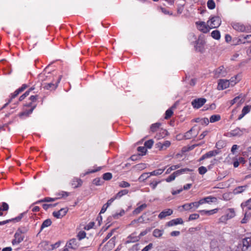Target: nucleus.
I'll list each match as a JSON object with an SVG mask.
<instances>
[{
	"instance_id": "nucleus-2",
	"label": "nucleus",
	"mask_w": 251,
	"mask_h": 251,
	"mask_svg": "<svg viewBox=\"0 0 251 251\" xmlns=\"http://www.w3.org/2000/svg\"><path fill=\"white\" fill-rule=\"evenodd\" d=\"M250 247H251V235L243 239L234 251H247Z\"/></svg>"
},
{
	"instance_id": "nucleus-43",
	"label": "nucleus",
	"mask_w": 251,
	"mask_h": 251,
	"mask_svg": "<svg viewBox=\"0 0 251 251\" xmlns=\"http://www.w3.org/2000/svg\"><path fill=\"white\" fill-rule=\"evenodd\" d=\"M251 110V106L247 105L246 106H244L242 109V116H244L246 114L248 113Z\"/></svg>"
},
{
	"instance_id": "nucleus-26",
	"label": "nucleus",
	"mask_w": 251,
	"mask_h": 251,
	"mask_svg": "<svg viewBox=\"0 0 251 251\" xmlns=\"http://www.w3.org/2000/svg\"><path fill=\"white\" fill-rule=\"evenodd\" d=\"M165 169H166V167H165L163 169H158L155 170L151 172H150V175L151 176H159L160 175H161L163 173V172L165 171Z\"/></svg>"
},
{
	"instance_id": "nucleus-34",
	"label": "nucleus",
	"mask_w": 251,
	"mask_h": 251,
	"mask_svg": "<svg viewBox=\"0 0 251 251\" xmlns=\"http://www.w3.org/2000/svg\"><path fill=\"white\" fill-rule=\"evenodd\" d=\"M219 153L218 150L211 151L205 153L207 158H210L212 156H215Z\"/></svg>"
},
{
	"instance_id": "nucleus-36",
	"label": "nucleus",
	"mask_w": 251,
	"mask_h": 251,
	"mask_svg": "<svg viewBox=\"0 0 251 251\" xmlns=\"http://www.w3.org/2000/svg\"><path fill=\"white\" fill-rule=\"evenodd\" d=\"M51 224V221L50 219H47L45 220L41 227V229H43V228L49 226Z\"/></svg>"
},
{
	"instance_id": "nucleus-44",
	"label": "nucleus",
	"mask_w": 251,
	"mask_h": 251,
	"mask_svg": "<svg viewBox=\"0 0 251 251\" xmlns=\"http://www.w3.org/2000/svg\"><path fill=\"white\" fill-rule=\"evenodd\" d=\"M172 108L173 107H172L171 108L168 109L166 111L165 117V118L166 119H168L170 118L172 116V115H173V110H172Z\"/></svg>"
},
{
	"instance_id": "nucleus-58",
	"label": "nucleus",
	"mask_w": 251,
	"mask_h": 251,
	"mask_svg": "<svg viewBox=\"0 0 251 251\" xmlns=\"http://www.w3.org/2000/svg\"><path fill=\"white\" fill-rule=\"evenodd\" d=\"M56 203L55 204H43V207L45 210H47L50 207H52L55 206Z\"/></svg>"
},
{
	"instance_id": "nucleus-3",
	"label": "nucleus",
	"mask_w": 251,
	"mask_h": 251,
	"mask_svg": "<svg viewBox=\"0 0 251 251\" xmlns=\"http://www.w3.org/2000/svg\"><path fill=\"white\" fill-rule=\"evenodd\" d=\"M208 26L210 29L219 27L221 24V20L218 16L211 17L207 22Z\"/></svg>"
},
{
	"instance_id": "nucleus-7",
	"label": "nucleus",
	"mask_w": 251,
	"mask_h": 251,
	"mask_svg": "<svg viewBox=\"0 0 251 251\" xmlns=\"http://www.w3.org/2000/svg\"><path fill=\"white\" fill-rule=\"evenodd\" d=\"M232 26L234 29L239 32H248L250 30L249 27L246 26L240 23H233L232 24Z\"/></svg>"
},
{
	"instance_id": "nucleus-30",
	"label": "nucleus",
	"mask_w": 251,
	"mask_h": 251,
	"mask_svg": "<svg viewBox=\"0 0 251 251\" xmlns=\"http://www.w3.org/2000/svg\"><path fill=\"white\" fill-rule=\"evenodd\" d=\"M150 173H145L142 174L138 178L140 182H143L150 176Z\"/></svg>"
},
{
	"instance_id": "nucleus-49",
	"label": "nucleus",
	"mask_w": 251,
	"mask_h": 251,
	"mask_svg": "<svg viewBox=\"0 0 251 251\" xmlns=\"http://www.w3.org/2000/svg\"><path fill=\"white\" fill-rule=\"evenodd\" d=\"M93 182L94 184L99 186L103 183V181L100 178H96L93 180Z\"/></svg>"
},
{
	"instance_id": "nucleus-53",
	"label": "nucleus",
	"mask_w": 251,
	"mask_h": 251,
	"mask_svg": "<svg viewBox=\"0 0 251 251\" xmlns=\"http://www.w3.org/2000/svg\"><path fill=\"white\" fill-rule=\"evenodd\" d=\"M198 171L200 174L204 175L207 172V170L206 167L204 166H201L199 168Z\"/></svg>"
},
{
	"instance_id": "nucleus-24",
	"label": "nucleus",
	"mask_w": 251,
	"mask_h": 251,
	"mask_svg": "<svg viewBox=\"0 0 251 251\" xmlns=\"http://www.w3.org/2000/svg\"><path fill=\"white\" fill-rule=\"evenodd\" d=\"M147 207V205L145 203L143 204L136 208L133 211V214L134 215H137L140 213L142 211L145 209Z\"/></svg>"
},
{
	"instance_id": "nucleus-35",
	"label": "nucleus",
	"mask_w": 251,
	"mask_h": 251,
	"mask_svg": "<svg viewBox=\"0 0 251 251\" xmlns=\"http://www.w3.org/2000/svg\"><path fill=\"white\" fill-rule=\"evenodd\" d=\"M180 167V165H173L169 167L168 169H167L165 174H170L172 171L175 170L176 169H178Z\"/></svg>"
},
{
	"instance_id": "nucleus-4",
	"label": "nucleus",
	"mask_w": 251,
	"mask_h": 251,
	"mask_svg": "<svg viewBox=\"0 0 251 251\" xmlns=\"http://www.w3.org/2000/svg\"><path fill=\"white\" fill-rule=\"evenodd\" d=\"M235 216V212L233 208H228L226 212V215L221 216L219 219V221L222 223H225L229 219L233 218Z\"/></svg>"
},
{
	"instance_id": "nucleus-60",
	"label": "nucleus",
	"mask_w": 251,
	"mask_h": 251,
	"mask_svg": "<svg viewBox=\"0 0 251 251\" xmlns=\"http://www.w3.org/2000/svg\"><path fill=\"white\" fill-rule=\"evenodd\" d=\"M94 225H95L94 222H90L85 226L84 229L85 230H88L90 229L91 228H92L94 226Z\"/></svg>"
},
{
	"instance_id": "nucleus-42",
	"label": "nucleus",
	"mask_w": 251,
	"mask_h": 251,
	"mask_svg": "<svg viewBox=\"0 0 251 251\" xmlns=\"http://www.w3.org/2000/svg\"><path fill=\"white\" fill-rule=\"evenodd\" d=\"M125 210L123 209H122L119 213H116L113 214V217L115 219H117L120 217L123 216L125 214Z\"/></svg>"
},
{
	"instance_id": "nucleus-51",
	"label": "nucleus",
	"mask_w": 251,
	"mask_h": 251,
	"mask_svg": "<svg viewBox=\"0 0 251 251\" xmlns=\"http://www.w3.org/2000/svg\"><path fill=\"white\" fill-rule=\"evenodd\" d=\"M119 186L121 188H126L129 187L130 185L128 182L123 181L119 183Z\"/></svg>"
},
{
	"instance_id": "nucleus-15",
	"label": "nucleus",
	"mask_w": 251,
	"mask_h": 251,
	"mask_svg": "<svg viewBox=\"0 0 251 251\" xmlns=\"http://www.w3.org/2000/svg\"><path fill=\"white\" fill-rule=\"evenodd\" d=\"M171 145V142L169 141H165L164 143H162L159 142L156 144V147L158 148L159 150H165Z\"/></svg>"
},
{
	"instance_id": "nucleus-22",
	"label": "nucleus",
	"mask_w": 251,
	"mask_h": 251,
	"mask_svg": "<svg viewBox=\"0 0 251 251\" xmlns=\"http://www.w3.org/2000/svg\"><path fill=\"white\" fill-rule=\"evenodd\" d=\"M241 206L243 210H251V198L246 202L242 203Z\"/></svg>"
},
{
	"instance_id": "nucleus-54",
	"label": "nucleus",
	"mask_w": 251,
	"mask_h": 251,
	"mask_svg": "<svg viewBox=\"0 0 251 251\" xmlns=\"http://www.w3.org/2000/svg\"><path fill=\"white\" fill-rule=\"evenodd\" d=\"M199 217V215L196 213L191 214L189 217V221H192L198 219Z\"/></svg>"
},
{
	"instance_id": "nucleus-55",
	"label": "nucleus",
	"mask_w": 251,
	"mask_h": 251,
	"mask_svg": "<svg viewBox=\"0 0 251 251\" xmlns=\"http://www.w3.org/2000/svg\"><path fill=\"white\" fill-rule=\"evenodd\" d=\"M137 150L142 155H144L147 151V149L145 147H139L137 148Z\"/></svg>"
},
{
	"instance_id": "nucleus-1",
	"label": "nucleus",
	"mask_w": 251,
	"mask_h": 251,
	"mask_svg": "<svg viewBox=\"0 0 251 251\" xmlns=\"http://www.w3.org/2000/svg\"><path fill=\"white\" fill-rule=\"evenodd\" d=\"M225 240L222 239H213L210 242V251H221L225 246Z\"/></svg>"
},
{
	"instance_id": "nucleus-31",
	"label": "nucleus",
	"mask_w": 251,
	"mask_h": 251,
	"mask_svg": "<svg viewBox=\"0 0 251 251\" xmlns=\"http://www.w3.org/2000/svg\"><path fill=\"white\" fill-rule=\"evenodd\" d=\"M205 203H212V202H216L217 201V199L216 197L212 196H208L204 198Z\"/></svg>"
},
{
	"instance_id": "nucleus-5",
	"label": "nucleus",
	"mask_w": 251,
	"mask_h": 251,
	"mask_svg": "<svg viewBox=\"0 0 251 251\" xmlns=\"http://www.w3.org/2000/svg\"><path fill=\"white\" fill-rule=\"evenodd\" d=\"M190 171L191 170L189 169H187V168L177 170V171L174 172L172 175H171L170 176H169L165 179V180L167 182H171V181L174 180L176 176H178L182 173H183L185 172H186V171Z\"/></svg>"
},
{
	"instance_id": "nucleus-56",
	"label": "nucleus",
	"mask_w": 251,
	"mask_h": 251,
	"mask_svg": "<svg viewBox=\"0 0 251 251\" xmlns=\"http://www.w3.org/2000/svg\"><path fill=\"white\" fill-rule=\"evenodd\" d=\"M153 248V244L150 243L148 245L144 248L141 251H149Z\"/></svg>"
},
{
	"instance_id": "nucleus-20",
	"label": "nucleus",
	"mask_w": 251,
	"mask_h": 251,
	"mask_svg": "<svg viewBox=\"0 0 251 251\" xmlns=\"http://www.w3.org/2000/svg\"><path fill=\"white\" fill-rule=\"evenodd\" d=\"M140 240V236H137L135 233L131 234L128 237V240L126 243H134Z\"/></svg>"
},
{
	"instance_id": "nucleus-37",
	"label": "nucleus",
	"mask_w": 251,
	"mask_h": 251,
	"mask_svg": "<svg viewBox=\"0 0 251 251\" xmlns=\"http://www.w3.org/2000/svg\"><path fill=\"white\" fill-rule=\"evenodd\" d=\"M25 213H21L20 214L18 217L15 218H13V219H9V220H7V221H8V222L7 223H9L10 222H11V221H13L14 222H18L19 221H20L21 219L23 218L24 215L25 214Z\"/></svg>"
},
{
	"instance_id": "nucleus-16",
	"label": "nucleus",
	"mask_w": 251,
	"mask_h": 251,
	"mask_svg": "<svg viewBox=\"0 0 251 251\" xmlns=\"http://www.w3.org/2000/svg\"><path fill=\"white\" fill-rule=\"evenodd\" d=\"M195 203L196 202L186 203L183 205L182 207L185 210H191L193 211H194L196 209L198 208L197 205Z\"/></svg>"
},
{
	"instance_id": "nucleus-12",
	"label": "nucleus",
	"mask_w": 251,
	"mask_h": 251,
	"mask_svg": "<svg viewBox=\"0 0 251 251\" xmlns=\"http://www.w3.org/2000/svg\"><path fill=\"white\" fill-rule=\"evenodd\" d=\"M196 24L198 26V28L202 31L203 33H207L209 30V27L208 26L207 24L204 22H201L200 23L197 22Z\"/></svg>"
},
{
	"instance_id": "nucleus-25",
	"label": "nucleus",
	"mask_w": 251,
	"mask_h": 251,
	"mask_svg": "<svg viewBox=\"0 0 251 251\" xmlns=\"http://www.w3.org/2000/svg\"><path fill=\"white\" fill-rule=\"evenodd\" d=\"M247 188V185L239 186V187L236 188L235 189H234V190H233V193L234 194H236V195L240 194V193H242L243 192H244V191H245V190Z\"/></svg>"
},
{
	"instance_id": "nucleus-47",
	"label": "nucleus",
	"mask_w": 251,
	"mask_h": 251,
	"mask_svg": "<svg viewBox=\"0 0 251 251\" xmlns=\"http://www.w3.org/2000/svg\"><path fill=\"white\" fill-rule=\"evenodd\" d=\"M225 143L223 140H220L217 142L216 147L218 149L223 148L225 146Z\"/></svg>"
},
{
	"instance_id": "nucleus-21",
	"label": "nucleus",
	"mask_w": 251,
	"mask_h": 251,
	"mask_svg": "<svg viewBox=\"0 0 251 251\" xmlns=\"http://www.w3.org/2000/svg\"><path fill=\"white\" fill-rule=\"evenodd\" d=\"M218 211V208H215L210 210H200L199 212L201 213L202 215H211L216 213Z\"/></svg>"
},
{
	"instance_id": "nucleus-28",
	"label": "nucleus",
	"mask_w": 251,
	"mask_h": 251,
	"mask_svg": "<svg viewBox=\"0 0 251 251\" xmlns=\"http://www.w3.org/2000/svg\"><path fill=\"white\" fill-rule=\"evenodd\" d=\"M240 79L238 75H236L234 77H231L229 80L230 82V85L231 86H234L237 82Z\"/></svg>"
},
{
	"instance_id": "nucleus-33",
	"label": "nucleus",
	"mask_w": 251,
	"mask_h": 251,
	"mask_svg": "<svg viewBox=\"0 0 251 251\" xmlns=\"http://www.w3.org/2000/svg\"><path fill=\"white\" fill-rule=\"evenodd\" d=\"M221 119V116L219 115H213L210 117V122L214 123L219 121Z\"/></svg>"
},
{
	"instance_id": "nucleus-50",
	"label": "nucleus",
	"mask_w": 251,
	"mask_h": 251,
	"mask_svg": "<svg viewBox=\"0 0 251 251\" xmlns=\"http://www.w3.org/2000/svg\"><path fill=\"white\" fill-rule=\"evenodd\" d=\"M112 175L110 173H106L103 175V179L105 180H109L112 178Z\"/></svg>"
},
{
	"instance_id": "nucleus-27",
	"label": "nucleus",
	"mask_w": 251,
	"mask_h": 251,
	"mask_svg": "<svg viewBox=\"0 0 251 251\" xmlns=\"http://www.w3.org/2000/svg\"><path fill=\"white\" fill-rule=\"evenodd\" d=\"M164 233L163 230H161L159 229H155L152 233L153 236L156 238H160Z\"/></svg>"
},
{
	"instance_id": "nucleus-29",
	"label": "nucleus",
	"mask_w": 251,
	"mask_h": 251,
	"mask_svg": "<svg viewBox=\"0 0 251 251\" xmlns=\"http://www.w3.org/2000/svg\"><path fill=\"white\" fill-rule=\"evenodd\" d=\"M9 209V206L6 202H3L1 203V205L0 206V216L3 215L2 211H7Z\"/></svg>"
},
{
	"instance_id": "nucleus-41",
	"label": "nucleus",
	"mask_w": 251,
	"mask_h": 251,
	"mask_svg": "<svg viewBox=\"0 0 251 251\" xmlns=\"http://www.w3.org/2000/svg\"><path fill=\"white\" fill-rule=\"evenodd\" d=\"M58 198H50V197H47V198H44V199H43L42 200H40V201H38V202H37V203L41 202H51V201H54L55 200H56Z\"/></svg>"
},
{
	"instance_id": "nucleus-57",
	"label": "nucleus",
	"mask_w": 251,
	"mask_h": 251,
	"mask_svg": "<svg viewBox=\"0 0 251 251\" xmlns=\"http://www.w3.org/2000/svg\"><path fill=\"white\" fill-rule=\"evenodd\" d=\"M115 231V229H113L110 232H109L105 238L103 239V242L106 241L109 238H110L113 235V232Z\"/></svg>"
},
{
	"instance_id": "nucleus-59",
	"label": "nucleus",
	"mask_w": 251,
	"mask_h": 251,
	"mask_svg": "<svg viewBox=\"0 0 251 251\" xmlns=\"http://www.w3.org/2000/svg\"><path fill=\"white\" fill-rule=\"evenodd\" d=\"M231 194L230 193H225L223 195V198L224 200L228 201L230 199V196Z\"/></svg>"
},
{
	"instance_id": "nucleus-64",
	"label": "nucleus",
	"mask_w": 251,
	"mask_h": 251,
	"mask_svg": "<svg viewBox=\"0 0 251 251\" xmlns=\"http://www.w3.org/2000/svg\"><path fill=\"white\" fill-rule=\"evenodd\" d=\"M201 122L202 124H204L205 125H207L210 122V120H208L207 118H204L201 120Z\"/></svg>"
},
{
	"instance_id": "nucleus-9",
	"label": "nucleus",
	"mask_w": 251,
	"mask_h": 251,
	"mask_svg": "<svg viewBox=\"0 0 251 251\" xmlns=\"http://www.w3.org/2000/svg\"><path fill=\"white\" fill-rule=\"evenodd\" d=\"M229 86H230L229 80L227 79H220L219 81L217 88L218 90H224L228 88Z\"/></svg>"
},
{
	"instance_id": "nucleus-48",
	"label": "nucleus",
	"mask_w": 251,
	"mask_h": 251,
	"mask_svg": "<svg viewBox=\"0 0 251 251\" xmlns=\"http://www.w3.org/2000/svg\"><path fill=\"white\" fill-rule=\"evenodd\" d=\"M207 7L210 9H213L215 7V3L213 0H209L207 1Z\"/></svg>"
},
{
	"instance_id": "nucleus-38",
	"label": "nucleus",
	"mask_w": 251,
	"mask_h": 251,
	"mask_svg": "<svg viewBox=\"0 0 251 251\" xmlns=\"http://www.w3.org/2000/svg\"><path fill=\"white\" fill-rule=\"evenodd\" d=\"M211 36L217 40L220 38V33L218 30H214L211 33Z\"/></svg>"
},
{
	"instance_id": "nucleus-45",
	"label": "nucleus",
	"mask_w": 251,
	"mask_h": 251,
	"mask_svg": "<svg viewBox=\"0 0 251 251\" xmlns=\"http://www.w3.org/2000/svg\"><path fill=\"white\" fill-rule=\"evenodd\" d=\"M251 217V214L250 213L247 214V213H245L244 218L242 220V223L245 224L248 221L250 220Z\"/></svg>"
},
{
	"instance_id": "nucleus-18",
	"label": "nucleus",
	"mask_w": 251,
	"mask_h": 251,
	"mask_svg": "<svg viewBox=\"0 0 251 251\" xmlns=\"http://www.w3.org/2000/svg\"><path fill=\"white\" fill-rule=\"evenodd\" d=\"M173 213V210L167 209L162 211L158 215V218L160 219L165 218L168 216L171 215Z\"/></svg>"
},
{
	"instance_id": "nucleus-11",
	"label": "nucleus",
	"mask_w": 251,
	"mask_h": 251,
	"mask_svg": "<svg viewBox=\"0 0 251 251\" xmlns=\"http://www.w3.org/2000/svg\"><path fill=\"white\" fill-rule=\"evenodd\" d=\"M227 72L223 66H220L215 71V75L217 77H224Z\"/></svg>"
},
{
	"instance_id": "nucleus-62",
	"label": "nucleus",
	"mask_w": 251,
	"mask_h": 251,
	"mask_svg": "<svg viewBox=\"0 0 251 251\" xmlns=\"http://www.w3.org/2000/svg\"><path fill=\"white\" fill-rule=\"evenodd\" d=\"M204 203H205L204 198L200 200L199 201H196L195 204L197 205V208H198L200 205Z\"/></svg>"
},
{
	"instance_id": "nucleus-8",
	"label": "nucleus",
	"mask_w": 251,
	"mask_h": 251,
	"mask_svg": "<svg viewBox=\"0 0 251 251\" xmlns=\"http://www.w3.org/2000/svg\"><path fill=\"white\" fill-rule=\"evenodd\" d=\"M206 101V99L204 98H199L193 100L192 104L194 108H199L205 103Z\"/></svg>"
},
{
	"instance_id": "nucleus-52",
	"label": "nucleus",
	"mask_w": 251,
	"mask_h": 251,
	"mask_svg": "<svg viewBox=\"0 0 251 251\" xmlns=\"http://www.w3.org/2000/svg\"><path fill=\"white\" fill-rule=\"evenodd\" d=\"M86 233L84 231H80L78 232L77 236L79 240H82L86 237Z\"/></svg>"
},
{
	"instance_id": "nucleus-13",
	"label": "nucleus",
	"mask_w": 251,
	"mask_h": 251,
	"mask_svg": "<svg viewBox=\"0 0 251 251\" xmlns=\"http://www.w3.org/2000/svg\"><path fill=\"white\" fill-rule=\"evenodd\" d=\"M68 211L67 208H61L58 211H54L52 214L54 217L56 218H61L66 215Z\"/></svg>"
},
{
	"instance_id": "nucleus-63",
	"label": "nucleus",
	"mask_w": 251,
	"mask_h": 251,
	"mask_svg": "<svg viewBox=\"0 0 251 251\" xmlns=\"http://www.w3.org/2000/svg\"><path fill=\"white\" fill-rule=\"evenodd\" d=\"M150 231V229H146V230L142 231L138 236H140V238L141 237L146 235Z\"/></svg>"
},
{
	"instance_id": "nucleus-6",
	"label": "nucleus",
	"mask_w": 251,
	"mask_h": 251,
	"mask_svg": "<svg viewBox=\"0 0 251 251\" xmlns=\"http://www.w3.org/2000/svg\"><path fill=\"white\" fill-rule=\"evenodd\" d=\"M199 132V129H197L196 126H193L190 130L186 132L184 134V138L186 139H190L195 137Z\"/></svg>"
},
{
	"instance_id": "nucleus-40",
	"label": "nucleus",
	"mask_w": 251,
	"mask_h": 251,
	"mask_svg": "<svg viewBox=\"0 0 251 251\" xmlns=\"http://www.w3.org/2000/svg\"><path fill=\"white\" fill-rule=\"evenodd\" d=\"M161 124L159 123H156L154 124H152L151 126V130L152 132H155L157 130L158 128H159Z\"/></svg>"
},
{
	"instance_id": "nucleus-10",
	"label": "nucleus",
	"mask_w": 251,
	"mask_h": 251,
	"mask_svg": "<svg viewBox=\"0 0 251 251\" xmlns=\"http://www.w3.org/2000/svg\"><path fill=\"white\" fill-rule=\"evenodd\" d=\"M66 245L70 249L75 250L78 248L79 244L76 239L73 238L67 242Z\"/></svg>"
},
{
	"instance_id": "nucleus-46",
	"label": "nucleus",
	"mask_w": 251,
	"mask_h": 251,
	"mask_svg": "<svg viewBox=\"0 0 251 251\" xmlns=\"http://www.w3.org/2000/svg\"><path fill=\"white\" fill-rule=\"evenodd\" d=\"M153 141L151 139V140H149L146 142H145V144H144V145H145V147H146V148H148L149 149H151L153 144Z\"/></svg>"
},
{
	"instance_id": "nucleus-17",
	"label": "nucleus",
	"mask_w": 251,
	"mask_h": 251,
	"mask_svg": "<svg viewBox=\"0 0 251 251\" xmlns=\"http://www.w3.org/2000/svg\"><path fill=\"white\" fill-rule=\"evenodd\" d=\"M183 223V220L181 218H179L172 220L168 222L167 223V226H172L178 224H182Z\"/></svg>"
},
{
	"instance_id": "nucleus-23",
	"label": "nucleus",
	"mask_w": 251,
	"mask_h": 251,
	"mask_svg": "<svg viewBox=\"0 0 251 251\" xmlns=\"http://www.w3.org/2000/svg\"><path fill=\"white\" fill-rule=\"evenodd\" d=\"M244 101L245 97L242 95H240L234 99V102H236L238 106L242 104L244 102Z\"/></svg>"
},
{
	"instance_id": "nucleus-61",
	"label": "nucleus",
	"mask_w": 251,
	"mask_h": 251,
	"mask_svg": "<svg viewBox=\"0 0 251 251\" xmlns=\"http://www.w3.org/2000/svg\"><path fill=\"white\" fill-rule=\"evenodd\" d=\"M160 181H153L150 183V185L152 187V189H155Z\"/></svg>"
},
{
	"instance_id": "nucleus-39",
	"label": "nucleus",
	"mask_w": 251,
	"mask_h": 251,
	"mask_svg": "<svg viewBox=\"0 0 251 251\" xmlns=\"http://www.w3.org/2000/svg\"><path fill=\"white\" fill-rule=\"evenodd\" d=\"M22 92V89H20V88L16 90L13 94H12L11 99L9 100V102H10L12 99L15 98L17 97L20 93Z\"/></svg>"
},
{
	"instance_id": "nucleus-14",
	"label": "nucleus",
	"mask_w": 251,
	"mask_h": 251,
	"mask_svg": "<svg viewBox=\"0 0 251 251\" xmlns=\"http://www.w3.org/2000/svg\"><path fill=\"white\" fill-rule=\"evenodd\" d=\"M245 131L246 130L245 129H241L240 128L237 127L231 130L229 134L231 136H241Z\"/></svg>"
},
{
	"instance_id": "nucleus-19",
	"label": "nucleus",
	"mask_w": 251,
	"mask_h": 251,
	"mask_svg": "<svg viewBox=\"0 0 251 251\" xmlns=\"http://www.w3.org/2000/svg\"><path fill=\"white\" fill-rule=\"evenodd\" d=\"M60 80H61V76H59V77L58 78V79H57V81L56 82V83L55 84H54L53 83H47V84H45L44 87L47 90L55 89L57 87V85L59 83V82H60Z\"/></svg>"
},
{
	"instance_id": "nucleus-32",
	"label": "nucleus",
	"mask_w": 251,
	"mask_h": 251,
	"mask_svg": "<svg viewBox=\"0 0 251 251\" xmlns=\"http://www.w3.org/2000/svg\"><path fill=\"white\" fill-rule=\"evenodd\" d=\"M128 193V191L126 189L122 190L119 191L115 196V198L120 199L124 195H126Z\"/></svg>"
}]
</instances>
